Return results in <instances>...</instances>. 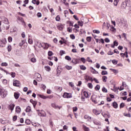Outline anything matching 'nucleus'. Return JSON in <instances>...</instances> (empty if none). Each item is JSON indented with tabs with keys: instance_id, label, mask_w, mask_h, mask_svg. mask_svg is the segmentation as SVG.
Listing matches in <instances>:
<instances>
[{
	"instance_id": "nucleus-29",
	"label": "nucleus",
	"mask_w": 131,
	"mask_h": 131,
	"mask_svg": "<svg viewBox=\"0 0 131 131\" xmlns=\"http://www.w3.org/2000/svg\"><path fill=\"white\" fill-rule=\"evenodd\" d=\"M86 39L87 41H88L89 42H91V41H92V37L91 36L87 37Z\"/></svg>"
},
{
	"instance_id": "nucleus-10",
	"label": "nucleus",
	"mask_w": 131,
	"mask_h": 131,
	"mask_svg": "<svg viewBox=\"0 0 131 131\" xmlns=\"http://www.w3.org/2000/svg\"><path fill=\"white\" fill-rule=\"evenodd\" d=\"M36 75H37V81H40L41 80V76L40 75V74H39V73H36Z\"/></svg>"
},
{
	"instance_id": "nucleus-38",
	"label": "nucleus",
	"mask_w": 131,
	"mask_h": 131,
	"mask_svg": "<svg viewBox=\"0 0 131 131\" xmlns=\"http://www.w3.org/2000/svg\"><path fill=\"white\" fill-rule=\"evenodd\" d=\"M25 123L26 124H30V123H31V122L30 121V120L27 119L26 120Z\"/></svg>"
},
{
	"instance_id": "nucleus-50",
	"label": "nucleus",
	"mask_w": 131,
	"mask_h": 131,
	"mask_svg": "<svg viewBox=\"0 0 131 131\" xmlns=\"http://www.w3.org/2000/svg\"><path fill=\"white\" fill-rule=\"evenodd\" d=\"M93 32H94V33H97V34H100V31H99L98 30H93Z\"/></svg>"
},
{
	"instance_id": "nucleus-49",
	"label": "nucleus",
	"mask_w": 131,
	"mask_h": 131,
	"mask_svg": "<svg viewBox=\"0 0 131 131\" xmlns=\"http://www.w3.org/2000/svg\"><path fill=\"white\" fill-rule=\"evenodd\" d=\"M37 45H38L39 48H43V45H42V44H41V43L37 42Z\"/></svg>"
},
{
	"instance_id": "nucleus-22",
	"label": "nucleus",
	"mask_w": 131,
	"mask_h": 131,
	"mask_svg": "<svg viewBox=\"0 0 131 131\" xmlns=\"http://www.w3.org/2000/svg\"><path fill=\"white\" fill-rule=\"evenodd\" d=\"M110 70H111V71L114 72V73H115V74H117V73H118V71L116 70V69H110Z\"/></svg>"
},
{
	"instance_id": "nucleus-53",
	"label": "nucleus",
	"mask_w": 131,
	"mask_h": 131,
	"mask_svg": "<svg viewBox=\"0 0 131 131\" xmlns=\"http://www.w3.org/2000/svg\"><path fill=\"white\" fill-rule=\"evenodd\" d=\"M53 55V52L52 51H49L48 52V56H49V57H51V56Z\"/></svg>"
},
{
	"instance_id": "nucleus-3",
	"label": "nucleus",
	"mask_w": 131,
	"mask_h": 131,
	"mask_svg": "<svg viewBox=\"0 0 131 131\" xmlns=\"http://www.w3.org/2000/svg\"><path fill=\"white\" fill-rule=\"evenodd\" d=\"M63 98H66L67 99H71V98H72V94L71 93H66L65 92L63 96H62Z\"/></svg>"
},
{
	"instance_id": "nucleus-58",
	"label": "nucleus",
	"mask_w": 131,
	"mask_h": 131,
	"mask_svg": "<svg viewBox=\"0 0 131 131\" xmlns=\"http://www.w3.org/2000/svg\"><path fill=\"white\" fill-rule=\"evenodd\" d=\"M58 29H59V30H63V26H59Z\"/></svg>"
},
{
	"instance_id": "nucleus-61",
	"label": "nucleus",
	"mask_w": 131,
	"mask_h": 131,
	"mask_svg": "<svg viewBox=\"0 0 131 131\" xmlns=\"http://www.w3.org/2000/svg\"><path fill=\"white\" fill-rule=\"evenodd\" d=\"M37 16L38 18H40V17H41V13H40V12L37 13Z\"/></svg>"
},
{
	"instance_id": "nucleus-52",
	"label": "nucleus",
	"mask_w": 131,
	"mask_h": 131,
	"mask_svg": "<svg viewBox=\"0 0 131 131\" xmlns=\"http://www.w3.org/2000/svg\"><path fill=\"white\" fill-rule=\"evenodd\" d=\"M28 42H29V43H30V45H32L33 41H32V39L29 38L28 39Z\"/></svg>"
},
{
	"instance_id": "nucleus-30",
	"label": "nucleus",
	"mask_w": 131,
	"mask_h": 131,
	"mask_svg": "<svg viewBox=\"0 0 131 131\" xmlns=\"http://www.w3.org/2000/svg\"><path fill=\"white\" fill-rule=\"evenodd\" d=\"M26 112H30L31 111V107L29 106H28L26 110Z\"/></svg>"
},
{
	"instance_id": "nucleus-37",
	"label": "nucleus",
	"mask_w": 131,
	"mask_h": 131,
	"mask_svg": "<svg viewBox=\"0 0 131 131\" xmlns=\"http://www.w3.org/2000/svg\"><path fill=\"white\" fill-rule=\"evenodd\" d=\"M80 60H81V62H82V63H83V64H84L85 63L86 60H85V58H84V57H81L80 58Z\"/></svg>"
},
{
	"instance_id": "nucleus-56",
	"label": "nucleus",
	"mask_w": 131,
	"mask_h": 131,
	"mask_svg": "<svg viewBox=\"0 0 131 131\" xmlns=\"http://www.w3.org/2000/svg\"><path fill=\"white\" fill-rule=\"evenodd\" d=\"M60 56H63V54H65V51L61 50L60 51Z\"/></svg>"
},
{
	"instance_id": "nucleus-25",
	"label": "nucleus",
	"mask_w": 131,
	"mask_h": 131,
	"mask_svg": "<svg viewBox=\"0 0 131 131\" xmlns=\"http://www.w3.org/2000/svg\"><path fill=\"white\" fill-rule=\"evenodd\" d=\"M86 77L89 80H91L92 82H93L94 79H93V77H90V76L86 75Z\"/></svg>"
},
{
	"instance_id": "nucleus-62",
	"label": "nucleus",
	"mask_w": 131,
	"mask_h": 131,
	"mask_svg": "<svg viewBox=\"0 0 131 131\" xmlns=\"http://www.w3.org/2000/svg\"><path fill=\"white\" fill-rule=\"evenodd\" d=\"M124 115L126 117H131L130 114H124Z\"/></svg>"
},
{
	"instance_id": "nucleus-31",
	"label": "nucleus",
	"mask_w": 131,
	"mask_h": 131,
	"mask_svg": "<svg viewBox=\"0 0 131 131\" xmlns=\"http://www.w3.org/2000/svg\"><path fill=\"white\" fill-rule=\"evenodd\" d=\"M72 62H73L74 64H77L78 63V59H75L74 60H72Z\"/></svg>"
},
{
	"instance_id": "nucleus-4",
	"label": "nucleus",
	"mask_w": 131,
	"mask_h": 131,
	"mask_svg": "<svg viewBox=\"0 0 131 131\" xmlns=\"http://www.w3.org/2000/svg\"><path fill=\"white\" fill-rule=\"evenodd\" d=\"M6 43H7V41H6V39H3L2 40H0V47L1 48H4L6 46Z\"/></svg>"
},
{
	"instance_id": "nucleus-21",
	"label": "nucleus",
	"mask_w": 131,
	"mask_h": 131,
	"mask_svg": "<svg viewBox=\"0 0 131 131\" xmlns=\"http://www.w3.org/2000/svg\"><path fill=\"white\" fill-rule=\"evenodd\" d=\"M83 128L84 129V130L85 131H90V129L89 128V127H86L85 125H83Z\"/></svg>"
},
{
	"instance_id": "nucleus-51",
	"label": "nucleus",
	"mask_w": 131,
	"mask_h": 131,
	"mask_svg": "<svg viewBox=\"0 0 131 131\" xmlns=\"http://www.w3.org/2000/svg\"><path fill=\"white\" fill-rule=\"evenodd\" d=\"M70 36L71 39H75V36H74V34H71V35H70Z\"/></svg>"
},
{
	"instance_id": "nucleus-63",
	"label": "nucleus",
	"mask_w": 131,
	"mask_h": 131,
	"mask_svg": "<svg viewBox=\"0 0 131 131\" xmlns=\"http://www.w3.org/2000/svg\"><path fill=\"white\" fill-rule=\"evenodd\" d=\"M124 107V103H121L120 105V108H123Z\"/></svg>"
},
{
	"instance_id": "nucleus-19",
	"label": "nucleus",
	"mask_w": 131,
	"mask_h": 131,
	"mask_svg": "<svg viewBox=\"0 0 131 131\" xmlns=\"http://www.w3.org/2000/svg\"><path fill=\"white\" fill-rule=\"evenodd\" d=\"M38 96L39 97H40V98H41V99H48V96H45L43 95H38Z\"/></svg>"
},
{
	"instance_id": "nucleus-40",
	"label": "nucleus",
	"mask_w": 131,
	"mask_h": 131,
	"mask_svg": "<svg viewBox=\"0 0 131 131\" xmlns=\"http://www.w3.org/2000/svg\"><path fill=\"white\" fill-rule=\"evenodd\" d=\"M88 86L90 89H93V84H92V83H89L88 84Z\"/></svg>"
},
{
	"instance_id": "nucleus-16",
	"label": "nucleus",
	"mask_w": 131,
	"mask_h": 131,
	"mask_svg": "<svg viewBox=\"0 0 131 131\" xmlns=\"http://www.w3.org/2000/svg\"><path fill=\"white\" fill-rule=\"evenodd\" d=\"M16 113H20V112H21V108L20 106H17L16 107Z\"/></svg>"
},
{
	"instance_id": "nucleus-48",
	"label": "nucleus",
	"mask_w": 131,
	"mask_h": 131,
	"mask_svg": "<svg viewBox=\"0 0 131 131\" xmlns=\"http://www.w3.org/2000/svg\"><path fill=\"white\" fill-rule=\"evenodd\" d=\"M11 75L12 77L13 78H14L15 77V76H16V73H14V72H11Z\"/></svg>"
},
{
	"instance_id": "nucleus-42",
	"label": "nucleus",
	"mask_w": 131,
	"mask_h": 131,
	"mask_svg": "<svg viewBox=\"0 0 131 131\" xmlns=\"http://www.w3.org/2000/svg\"><path fill=\"white\" fill-rule=\"evenodd\" d=\"M78 23L79 24V25H80V26H81V27H82V26H83V23H82V21H78Z\"/></svg>"
},
{
	"instance_id": "nucleus-1",
	"label": "nucleus",
	"mask_w": 131,
	"mask_h": 131,
	"mask_svg": "<svg viewBox=\"0 0 131 131\" xmlns=\"http://www.w3.org/2000/svg\"><path fill=\"white\" fill-rule=\"evenodd\" d=\"M91 100L94 104H98L100 102V97H97L95 95H92L91 97Z\"/></svg>"
},
{
	"instance_id": "nucleus-23",
	"label": "nucleus",
	"mask_w": 131,
	"mask_h": 131,
	"mask_svg": "<svg viewBox=\"0 0 131 131\" xmlns=\"http://www.w3.org/2000/svg\"><path fill=\"white\" fill-rule=\"evenodd\" d=\"M127 54H128V52L127 51H126L124 53H123V55L122 56V57H123L124 58V56H125L126 58H128V55H127Z\"/></svg>"
},
{
	"instance_id": "nucleus-9",
	"label": "nucleus",
	"mask_w": 131,
	"mask_h": 131,
	"mask_svg": "<svg viewBox=\"0 0 131 131\" xmlns=\"http://www.w3.org/2000/svg\"><path fill=\"white\" fill-rule=\"evenodd\" d=\"M93 112L94 114H95V115H99V114H101V112L96 109H94L93 110Z\"/></svg>"
},
{
	"instance_id": "nucleus-32",
	"label": "nucleus",
	"mask_w": 131,
	"mask_h": 131,
	"mask_svg": "<svg viewBox=\"0 0 131 131\" xmlns=\"http://www.w3.org/2000/svg\"><path fill=\"white\" fill-rule=\"evenodd\" d=\"M111 31H113V32H115V31H116V29H115V28H114V27L112 26L111 28L110 29Z\"/></svg>"
},
{
	"instance_id": "nucleus-57",
	"label": "nucleus",
	"mask_w": 131,
	"mask_h": 131,
	"mask_svg": "<svg viewBox=\"0 0 131 131\" xmlns=\"http://www.w3.org/2000/svg\"><path fill=\"white\" fill-rule=\"evenodd\" d=\"M86 61H88L89 62H93V60H91V58H90V57H88L87 58Z\"/></svg>"
},
{
	"instance_id": "nucleus-7",
	"label": "nucleus",
	"mask_w": 131,
	"mask_h": 131,
	"mask_svg": "<svg viewBox=\"0 0 131 131\" xmlns=\"http://www.w3.org/2000/svg\"><path fill=\"white\" fill-rule=\"evenodd\" d=\"M13 85L14 86H20V81H19L18 80L14 81Z\"/></svg>"
},
{
	"instance_id": "nucleus-12",
	"label": "nucleus",
	"mask_w": 131,
	"mask_h": 131,
	"mask_svg": "<svg viewBox=\"0 0 131 131\" xmlns=\"http://www.w3.org/2000/svg\"><path fill=\"white\" fill-rule=\"evenodd\" d=\"M30 103H32L33 104L34 108H35V106H36L37 102L35 101H33L32 99H30Z\"/></svg>"
},
{
	"instance_id": "nucleus-28",
	"label": "nucleus",
	"mask_w": 131,
	"mask_h": 131,
	"mask_svg": "<svg viewBox=\"0 0 131 131\" xmlns=\"http://www.w3.org/2000/svg\"><path fill=\"white\" fill-rule=\"evenodd\" d=\"M101 74L102 75H107V74H108V72H107L106 71H102L101 72Z\"/></svg>"
},
{
	"instance_id": "nucleus-13",
	"label": "nucleus",
	"mask_w": 131,
	"mask_h": 131,
	"mask_svg": "<svg viewBox=\"0 0 131 131\" xmlns=\"http://www.w3.org/2000/svg\"><path fill=\"white\" fill-rule=\"evenodd\" d=\"M113 107H114V108H115L116 109L118 108V104H117V102H114L113 103V105H112Z\"/></svg>"
},
{
	"instance_id": "nucleus-44",
	"label": "nucleus",
	"mask_w": 131,
	"mask_h": 131,
	"mask_svg": "<svg viewBox=\"0 0 131 131\" xmlns=\"http://www.w3.org/2000/svg\"><path fill=\"white\" fill-rule=\"evenodd\" d=\"M92 69V73H99V72H97V71H96V70H95V69H94L93 68H91Z\"/></svg>"
},
{
	"instance_id": "nucleus-45",
	"label": "nucleus",
	"mask_w": 131,
	"mask_h": 131,
	"mask_svg": "<svg viewBox=\"0 0 131 131\" xmlns=\"http://www.w3.org/2000/svg\"><path fill=\"white\" fill-rule=\"evenodd\" d=\"M95 91H99L100 90V86L99 85H97L95 88Z\"/></svg>"
},
{
	"instance_id": "nucleus-59",
	"label": "nucleus",
	"mask_w": 131,
	"mask_h": 131,
	"mask_svg": "<svg viewBox=\"0 0 131 131\" xmlns=\"http://www.w3.org/2000/svg\"><path fill=\"white\" fill-rule=\"evenodd\" d=\"M12 40H13V38H12V37H8L9 42H11Z\"/></svg>"
},
{
	"instance_id": "nucleus-33",
	"label": "nucleus",
	"mask_w": 131,
	"mask_h": 131,
	"mask_svg": "<svg viewBox=\"0 0 131 131\" xmlns=\"http://www.w3.org/2000/svg\"><path fill=\"white\" fill-rule=\"evenodd\" d=\"M80 69H81V70H85V69H86V67H85L83 65L80 66Z\"/></svg>"
},
{
	"instance_id": "nucleus-64",
	"label": "nucleus",
	"mask_w": 131,
	"mask_h": 131,
	"mask_svg": "<svg viewBox=\"0 0 131 131\" xmlns=\"http://www.w3.org/2000/svg\"><path fill=\"white\" fill-rule=\"evenodd\" d=\"M114 53H115L116 54H119V51H118L117 49H115L114 50Z\"/></svg>"
},
{
	"instance_id": "nucleus-43",
	"label": "nucleus",
	"mask_w": 131,
	"mask_h": 131,
	"mask_svg": "<svg viewBox=\"0 0 131 131\" xmlns=\"http://www.w3.org/2000/svg\"><path fill=\"white\" fill-rule=\"evenodd\" d=\"M31 61L33 62V63H35V62H36V59L34 57L32 58L31 59Z\"/></svg>"
},
{
	"instance_id": "nucleus-20",
	"label": "nucleus",
	"mask_w": 131,
	"mask_h": 131,
	"mask_svg": "<svg viewBox=\"0 0 131 131\" xmlns=\"http://www.w3.org/2000/svg\"><path fill=\"white\" fill-rule=\"evenodd\" d=\"M103 117H107V118H110L111 117V116L110 115V114H104L103 115Z\"/></svg>"
},
{
	"instance_id": "nucleus-24",
	"label": "nucleus",
	"mask_w": 131,
	"mask_h": 131,
	"mask_svg": "<svg viewBox=\"0 0 131 131\" xmlns=\"http://www.w3.org/2000/svg\"><path fill=\"white\" fill-rule=\"evenodd\" d=\"M107 76H104L102 77V81H103V82H106L107 81Z\"/></svg>"
},
{
	"instance_id": "nucleus-14",
	"label": "nucleus",
	"mask_w": 131,
	"mask_h": 131,
	"mask_svg": "<svg viewBox=\"0 0 131 131\" xmlns=\"http://www.w3.org/2000/svg\"><path fill=\"white\" fill-rule=\"evenodd\" d=\"M14 96L15 97V99L17 100L19 99V97H20V94L19 93H14Z\"/></svg>"
},
{
	"instance_id": "nucleus-18",
	"label": "nucleus",
	"mask_w": 131,
	"mask_h": 131,
	"mask_svg": "<svg viewBox=\"0 0 131 131\" xmlns=\"http://www.w3.org/2000/svg\"><path fill=\"white\" fill-rule=\"evenodd\" d=\"M45 70H46V71H48L49 72H50V71H51V67H50V66H45Z\"/></svg>"
},
{
	"instance_id": "nucleus-6",
	"label": "nucleus",
	"mask_w": 131,
	"mask_h": 131,
	"mask_svg": "<svg viewBox=\"0 0 131 131\" xmlns=\"http://www.w3.org/2000/svg\"><path fill=\"white\" fill-rule=\"evenodd\" d=\"M38 114L39 116H41L42 117H46L47 116L46 112L43 110L41 111V112L38 113Z\"/></svg>"
},
{
	"instance_id": "nucleus-8",
	"label": "nucleus",
	"mask_w": 131,
	"mask_h": 131,
	"mask_svg": "<svg viewBox=\"0 0 131 131\" xmlns=\"http://www.w3.org/2000/svg\"><path fill=\"white\" fill-rule=\"evenodd\" d=\"M15 107V104H10L8 106V109L9 110H11V112L14 110V108Z\"/></svg>"
},
{
	"instance_id": "nucleus-41",
	"label": "nucleus",
	"mask_w": 131,
	"mask_h": 131,
	"mask_svg": "<svg viewBox=\"0 0 131 131\" xmlns=\"http://www.w3.org/2000/svg\"><path fill=\"white\" fill-rule=\"evenodd\" d=\"M119 0H114V5L115 6H117V4H118Z\"/></svg>"
},
{
	"instance_id": "nucleus-27",
	"label": "nucleus",
	"mask_w": 131,
	"mask_h": 131,
	"mask_svg": "<svg viewBox=\"0 0 131 131\" xmlns=\"http://www.w3.org/2000/svg\"><path fill=\"white\" fill-rule=\"evenodd\" d=\"M65 68H66L67 70H71V69H72V66H66Z\"/></svg>"
},
{
	"instance_id": "nucleus-5",
	"label": "nucleus",
	"mask_w": 131,
	"mask_h": 131,
	"mask_svg": "<svg viewBox=\"0 0 131 131\" xmlns=\"http://www.w3.org/2000/svg\"><path fill=\"white\" fill-rule=\"evenodd\" d=\"M81 21L84 24H86L87 23H89L90 20H89V19L86 17H81Z\"/></svg>"
},
{
	"instance_id": "nucleus-39",
	"label": "nucleus",
	"mask_w": 131,
	"mask_h": 131,
	"mask_svg": "<svg viewBox=\"0 0 131 131\" xmlns=\"http://www.w3.org/2000/svg\"><path fill=\"white\" fill-rule=\"evenodd\" d=\"M1 66L7 67V66H8V63L7 62H3L1 64Z\"/></svg>"
},
{
	"instance_id": "nucleus-55",
	"label": "nucleus",
	"mask_w": 131,
	"mask_h": 131,
	"mask_svg": "<svg viewBox=\"0 0 131 131\" xmlns=\"http://www.w3.org/2000/svg\"><path fill=\"white\" fill-rule=\"evenodd\" d=\"M104 41L105 42H110V40L108 38H105Z\"/></svg>"
},
{
	"instance_id": "nucleus-15",
	"label": "nucleus",
	"mask_w": 131,
	"mask_h": 131,
	"mask_svg": "<svg viewBox=\"0 0 131 131\" xmlns=\"http://www.w3.org/2000/svg\"><path fill=\"white\" fill-rule=\"evenodd\" d=\"M43 46H45L44 49L47 50L50 47V45L47 43H43Z\"/></svg>"
},
{
	"instance_id": "nucleus-26",
	"label": "nucleus",
	"mask_w": 131,
	"mask_h": 131,
	"mask_svg": "<svg viewBox=\"0 0 131 131\" xmlns=\"http://www.w3.org/2000/svg\"><path fill=\"white\" fill-rule=\"evenodd\" d=\"M94 123L95 125H101V123L99 121H94Z\"/></svg>"
},
{
	"instance_id": "nucleus-2",
	"label": "nucleus",
	"mask_w": 131,
	"mask_h": 131,
	"mask_svg": "<svg viewBox=\"0 0 131 131\" xmlns=\"http://www.w3.org/2000/svg\"><path fill=\"white\" fill-rule=\"evenodd\" d=\"M0 96H2V98L7 97V92L2 86H0Z\"/></svg>"
},
{
	"instance_id": "nucleus-60",
	"label": "nucleus",
	"mask_w": 131,
	"mask_h": 131,
	"mask_svg": "<svg viewBox=\"0 0 131 131\" xmlns=\"http://www.w3.org/2000/svg\"><path fill=\"white\" fill-rule=\"evenodd\" d=\"M13 121H16L17 120V116H14V117H13Z\"/></svg>"
},
{
	"instance_id": "nucleus-11",
	"label": "nucleus",
	"mask_w": 131,
	"mask_h": 131,
	"mask_svg": "<svg viewBox=\"0 0 131 131\" xmlns=\"http://www.w3.org/2000/svg\"><path fill=\"white\" fill-rule=\"evenodd\" d=\"M126 6H127V3L125 2H124L122 3L121 4V8H122L123 9H125L126 8Z\"/></svg>"
},
{
	"instance_id": "nucleus-17",
	"label": "nucleus",
	"mask_w": 131,
	"mask_h": 131,
	"mask_svg": "<svg viewBox=\"0 0 131 131\" xmlns=\"http://www.w3.org/2000/svg\"><path fill=\"white\" fill-rule=\"evenodd\" d=\"M52 106L53 108H55V109H57V108H59V110L61 109V107L58 106V105H56V104H52Z\"/></svg>"
},
{
	"instance_id": "nucleus-47",
	"label": "nucleus",
	"mask_w": 131,
	"mask_h": 131,
	"mask_svg": "<svg viewBox=\"0 0 131 131\" xmlns=\"http://www.w3.org/2000/svg\"><path fill=\"white\" fill-rule=\"evenodd\" d=\"M56 21H60V20H61V18H60V16L57 15L56 18Z\"/></svg>"
},
{
	"instance_id": "nucleus-34",
	"label": "nucleus",
	"mask_w": 131,
	"mask_h": 131,
	"mask_svg": "<svg viewBox=\"0 0 131 131\" xmlns=\"http://www.w3.org/2000/svg\"><path fill=\"white\" fill-rule=\"evenodd\" d=\"M65 59L66 60H68V61H71V57L69 56H66Z\"/></svg>"
},
{
	"instance_id": "nucleus-46",
	"label": "nucleus",
	"mask_w": 131,
	"mask_h": 131,
	"mask_svg": "<svg viewBox=\"0 0 131 131\" xmlns=\"http://www.w3.org/2000/svg\"><path fill=\"white\" fill-rule=\"evenodd\" d=\"M118 61L116 60H112V63L114 64V65H116L118 63Z\"/></svg>"
},
{
	"instance_id": "nucleus-54",
	"label": "nucleus",
	"mask_w": 131,
	"mask_h": 131,
	"mask_svg": "<svg viewBox=\"0 0 131 131\" xmlns=\"http://www.w3.org/2000/svg\"><path fill=\"white\" fill-rule=\"evenodd\" d=\"M57 72L58 75H60V74H61V71H60V69H59V68H57Z\"/></svg>"
},
{
	"instance_id": "nucleus-35",
	"label": "nucleus",
	"mask_w": 131,
	"mask_h": 131,
	"mask_svg": "<svg viewBox=\"0 0 131 131\" xmlns=\"http://www.w3.org/2000/svg\"><path fill=\"white\" fill-rule=\"evenodd\" d=\"M84 94V97H85V98H88L89 97V93H88V92L84 91L83 92Z\"/></svg>"
},
{
	"instance_id": "nucleus-36",
	"label": "nucleus",
	"mask_w": 131,
	"mask_h": 131,
	"mask_svg": "<svg viewBox=\"0 0 131 131\" xmlns=\"http://www.w3.org/2000/svg\"><path fill=\"white\" fill-rule=\"evenodd\" d=\"M102 91L103 93H107L108 92V90H107V89L105 87L102 88Z\"/></svg>"
}]
</instances>
